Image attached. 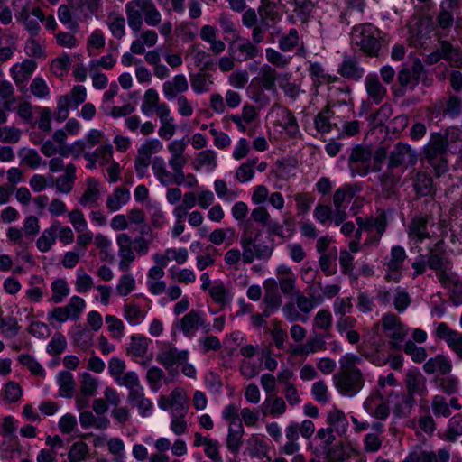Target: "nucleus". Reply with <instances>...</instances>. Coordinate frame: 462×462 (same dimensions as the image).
<instances>
[{"instance_id":"18","label":"nucleus","mask_w":462,"mask_h":462,"mask_svg":"<svg viewBox=\"0 0 462 462\" xmlns=\"http://www.w3.org/2000/svg\"><path fill=\"white\" fill-rule=\"evenodd\" d=\"M307 71L311 79L313 88L317 90L324 85H329L339 79L338 77L328 73L319 62H310Z\"/></svg>"},{"instance_id":"32","label":"nucleus","mask_w":462,"mask_h":462,"mask_svg":"<svg viewBox=\"0 0 462 462\" xmlns=\"http://www.w3.org/2000/svg\"><path fill=\"white\" fill-rule=\"evenodd\" d=\"M59 394L63 398H71L75 391V380L69 371H61L57 375Z\"/></svg>"},{"instance_id":"47","label":"nucleus","mask_w":462,"mask_h":462,"mask_svg":"<svg viewBox=\"0 0 462 462\" xmlns=\"http://www.w3.org/2000/svg\"><path fill=\"white\" fill-rule=\"evenodd\" d=\"M124 311L125 319L132 326H135L142 323L146 314L143 310H141V308L138 305L134 303L125 304L124 307Z\"/></svg>"},{"instance_id":"31","label":"nucleus","mask_w":462,"mask_h":462,"mask_svg":"<svg viewBox=\"0 0 462 462\" xmlns=\"http://www.w3.org/2000/svg\"><path fill=\"white\" fill-rule=\"evenodd\" d=\"M397 402L394 405L393 413L398 417H407L416 405L415 396L405 392L397 396Z\"/></svg>"},{"instance_id":"57","label":"nucleus","mask_w":462,"mask_h":462,"mask_svg":"<svg viewBox=\"0 0 462 462\" xmlns=\"http://www.w3.org/2000/svg\"><path fill=\"white\" fill-rule=\"evenodd\" d=\"M86 306L85 300L79 296L71 297L69 302L63 306L66 310L69 319L76 320L79 318L80 313Z\"/></svg>"},{"instance_id":"54","label":"nucleus","mask_w":462,"mask_h":462,"mask_svg":"<svg viewBox=\"0 0 462 462\" xmlns=\"http://www.w3.org/2000/svg\"><path fill=\"white\" fill-rule=\"evenodd\" d=\"M208 292L212 300L221 306H226L231 300L229 291L223 283L213 285Z\"/></svg>"},{"instance_id":"48","label":"nucleus","mask_w":462,"mask_h":462,"mask_svg":"<svg viewBox=\"0 0 462 462\" xmlns=\"http://www.w3.org/2000/svg\"><path fill=\"white\" fill-rule=\"evenodd\" d=\"M194 168L199 171L202 166H208L210 170L217 167L216 152L212 150H205L199 152L195 159Z\"/></svg>"},{"instance_id":"2","label":"nucleus","mask_w":462,"mask_h":462,"mask_svg":"<svg viewBox=\"0 0 462 462\" xmlns=\"http://www.w3.org/2000/svg\"><path fill=\"white\" fill-rule=\"evenodd\" d=\"M421 162L427 164L436 178L445 175L449 170L448 150L440 137V132H433L421 150Z\"/></svg>"},{"instance_id":"62","label":"nucleus","mask_w":462,"mask_h":462,"mask_svg":"<svg viewBox=\"0 0 462 462\" xmlns=\"http://www.w3.org/2000/svg\"><path fill=\"white\" fill-rule=\"evenodd\" d=\"M436 382L439 383L438 386L441 391L448 395L455 394L458 390L459 381L455 376L437 377Z\"/></svg>"},{"instance_id":"6","label":"nucleus","mask_w":462,"mask_h":462,"mask_svg":"<svg viewBox=\"0 0 462 462\" xmlns=\"http://www.w3.org/2000/svg\"><path fill=\"white\" fill-rule=\"evenodd\" d=\"M419 161V153L416 149L412 148L410 144L398 142L394 144L388 155V163L390 167H394L398 170H403V172L408 168H413Z\"/></svg>"},{"instance_id":"5","label":"nucleus","mask_w":462,"mask_h":462,"mask_svg":"<svg viewBox=\"0 0 462 462\" xmlns=\"http://www.w3.org/2000/svg\"><path fill=\"white\" fill-rule=\"evenodd\" d=\"M381 325L385 337L389 338V348L393 351H400L408 335L409 328L407 326L402 322L396 314L392 312L385 313L382 317Z\"/></svg>"},{"instance_id":"60","label":"nucleus","mask_w":462,"mask_h":462,"mask_svg":"<svg viewBox=\"0 0 462 462\" xmlns=\"http://www.w3.org/2000/svg\"><path fill=\"white\" fill-rule=\"evenodd\" d=\"M67 347L66 337L61 333H55L47 346V352L51 356L60 355Z\"/></svg>"},{"instance_id":"63","label":"nucleus","mask_w":462,"mask_h":462,"mask_svg":"<svg viewBox=\"0 0 462 462\" xmlns=\"http://www.w3.org/2000/svg\"><path fill=\"white\" fill-rule=\"evenodd\" d=\"M265 55L267 60L278 68H285L290 63L291 59V57H287L273 48H267L265 50Z\"/></svg>"},{"instance_id":"15","label":"nucleus","mask_w":462,"mask_h":462,"mask_svg":"<svg viewBox=\"0 0 462 462\" xmlns=\"http://www.w3.org/2000/svg\"><path fill=\"white\" fill-rule=\"evenodd\" d=\"M189 351L186 349L179 350L175 346H166L156 356V360L165 369L169 370L173 365H181L189 359Z\"/></svg>"},{"instance_id":"11","label":"nucleus","mask_w":462,"mask_h":462,"mask_svg":"<svg viewBox=\"0 0 462 462\" xmlns=\"http://www.w3.org/2000/svg\"><path fill=\"white\" fill-rule=\"evenodd\" d=\"M228 53L233 60L244 62L261 55L262 49L246 38L237 37L228 45Z\"/></svg>"},{"instance_id":"49","label":"nucleus","mask_w":462,"mask_h":462,"mask_svg":"<svg viewBox=\"0 0 462 462\" xmlns=\"http://www.w3.org/2000/svg\"><path fill=\"white\" fill-rule=\"evenodd\" d=\"M161 103H159V95L157 91L153 88H149L145 91L144 94V101L141 106V111L145 116H152L153 110L157 109L158 106Z\"/></svg>"},{"instance_id":"26","label":"nucleus","mask_w":462,"mask_h":462,"mask_svg":"<svg viewBox=\"0 0 462 462\" xmlns=\"http://www.w3.org/2000/svg\"><path fill=\"white\" fill-rule=\"evenodd\" d=\"M366 92L373 99V101L378 105L380 104L387 93V89L380 82L379 78L376 74H368L365 79Z\"/></svg>"},{"instance_id":"41","label":"nucleus","mask_w":462,"mask_h":462,"mask_svg":"<svg viewBox=\"0 0 462 462\" xmlns=\"http://www.w3.org/2000/svg\"><path fill=\"white\" fill-rule=\"evenodd\" d=\"M439 51L442 59L453 61L457 67L462 66V52L449 42L441 41Z\"/></svg>"},{"instance_id":"61","label":"nucleus","mask_w":462,"mask_h":462,"mask_svg":"<svg viewBox=\"0 0 462 462\" xmlns=\"http://www.w3.org/2000/svg\"><path fill=\"white\" fill-rule=\"evenodd\" d=\"M333 318L328 310H320L314 318V327L324 331H330L332 328Z\"/></svg>"},{"instance_id":"58","label":"nucleus","mask_w":462,"mask_h":462,"mask_svg":"<svg viewBox=\"0 0 462 462\" xmlns=\"http://www.w3.org/2000/svg\"><path fill=\"white\" fill-rule=\"evenodd\" d=\"M152 156L147 154L145 152H143L138 148L137 156L134 160V169L136 175L139 179H143L149 165L152 163L151 162Z\"/></svg>"},{"instance_id":"23","label":"nucleus","mask_w":462,"mask_h":462,"mask_svg":"<svg viewBox=\"0 0 462 462\" xmlns=\"http://www.w3.org/2000/svg\"><path fill=\"white\" fill-rule=\"evenodd\" d=\"M423 370L428 374L439 373L441 375H448L452 370V363L445 356L437 355L424 363Z\"/></svg>"},{"instance_id":"38","label":"nucleus","mask_w":462,"mask_h":462,"mask_svg":"<svg viewBox=\"0 0 462 462\" xmlns=\"http://www.w3.org/2000/svg\"><path fill=\"white\" fill-rule=\"evenodd\" d=\"M259 80L263 89L267 91H276L277 72L270 65L264 64L260 69Z\"/></svg>"},{"instance_id":"19","label":"nucleus","mask_w":462,"mask_h":462,"mask_svg":"<svg viewBox=\"0 0 462 462\" xmlns=\"http://www.w3.org/2000/svg\"><path fill=\"white\" fill-rule=\"evenodd\" d=\"M450 457L449 451L445 448L433 451H413L408 454L402 462H448Z\"/></svg>"},{"instance_id":"56","label":"nucleus","mask_w":462,"mask_h":462,"mask_svg":"<svg viewBox=\"0 0 462 462\" xmlns=\"http://www.w3.org/2000/svg\"><path fill=\"white\" fill-rule=\"evenodd\" d=\"M58 17L61 23H63L67 29L73 32H79V23L76 20L72 19V13L68 5H61L58 9Z\"/></svg>"},{"instance_id":"21","label":"nucleus","mask_w":462,"mask_h":462,"mask_svg":"<svg viewBox=\"0 0 462 462\" xmlns=\"http://www.w3.org/2000/svg\"><path fill=\"white\" fill-rule=\"evenodd\" d=\"M127 401L133 407L138 409L142 417H148L152 414L153 404L149 398L145 397L143 388H137L129 393Z\"/></svg>"},{"instance_id":"8","label":"nucleus","mask_w":462,"mask_h":462,"mask_svg":"<svg viewBox=\"0 0 462 462\" xmlns=\"http://www.w3.org/2000/svg\"><path fill=\"white\" fill-rule=\"evenodd\" d=\"M435 226V220L431 214L419 213L413 216L408 225V237L414 244H421L425 239L430 238V228Z\"/></svg>"},{"instance_id":"59","label":"nucleus","mask_w":462,"mask_h":462,"mask_svg":"<svg viewBox=\"0 0 462 462\" xmlns=\"http://www.w3.org/2000/svg\"><path fill=\"white\" fill-rule=\"evenodd\" d=\"M404 352L411 356L415 363H422L427 357L426 349L422 346H418L413 341L408 340L402 346Z\"/></svg>"},{"instance_id":"39","label":"nucleus","mask_w":462,"mask_h":462,"mask_svg":"<svg viewBox=\"0 0 462 462\" xmlns=\"http://www.w3.org/2000/svg\"><path fill=\"white\" fill-rule=\"evenodd\" d=\"M89 451L90 448L86 442L82 440L76 441L68 452V459L69 462L86 461L89 457Z\"/></svg>"},{"instance_id":"46","label":"nucleus","mask_w":462,"mask_h":462,"mask_svg":"<svg viewBox=\"0 0 462 462\" xmlns=\"http://www.w3.org/2000/svg\"><path fill=\"white\" fill-rule=\"evenodd\" d=\"M52 296L51 301L55 304L61 303L69 294V288L64 279H56L51 282Z\"/></svg>"},{"instance_id":"12","label":"nucleus","mask_w":462,"mask_h":462,"mask_svg":"<svg viewBox=\"0 0 462 462\" xmlns=\"http://www.w3.org/2000/svg\"><path fill=\"white\" fill-rule=\"evenodd\" d=\"M409 180L417 197L433 196L436 193L433 177L427 169H413L409 173Z\"/></svg>"},{"instance_id":"30","label":"nucleus","mask_w":462,"mask_h":462,"mask_svg":"<svg viewBox=\"0 0 462 462\" xmlns=\"http://www.w3.org/2000/svg\"><path fill=\"white\" fill-rule=\"evenodd\" d=\"M403 173V170L390 167V164L387 162L386 171L379 177L382 189L384 191H393L400 183Z\"/></svg>"},{"instance_id":"45","label":"nucleus","mask_w":462,"mask_h":462,"mask_svg":"<svg viewBox=\"0 0 462 462\" xmlns=\"http://www.w3.org/2000/svg\"><path fill=\"white\" fill-rule=\"evenodd\" d=\"M364 407L371 413L374 418L384 420L388 418L390 414V409L386 403L383 402H379V403H374V400H366L364 402Z\"/></svg>"},{"instance_id":"10","label":"nucleus","mask_w":462,"mask_h":462,"mask_svg":"<svg viewBox=\"0 0 462 462\" xmlns=\"http://www.w3.org/2000/svg\"><path fill=\"white\" fill-rule=\"evenodd\" d=\"M17 23L23 24L24 29L31 37H36L41 30L39 22L45 20V14L40 7H33L30 10L28 5L23 6L20 11L15 12Z\"/></svg>"},{"instance_id":"53","label":"nucleus","mask_w":462,"mask_h":462,"mask_svg":"<svg viewBox=\"0 0 462 462\" xmlns=\"http://www.w3.org/2000/svg\"><path fill=\"white\" fill-rule=\"evenodd\" d=\"M269 406V413L273 417H278L285 413L286 411V403L282 397L278 396H269L266 398L264 402L263 403V407Z\"/></svg>"},{"instance_id":"27","label":"nucleus","mask_w":462,"mask_h":462,"mask_svg":"<svg viewBox=\"0 0 462 462\" xmlns=\"http://www.w3.org/2000/svg\"><path fill=\"white\" fill-rule=\"evenodd\" d=\"M171 417L185 418L188 410V399L182 389L176 388L171 393Z\"/></svg>"},{"instance_id":"20","label":"nucleus","mask_w":462,"mask_h":462,"mask_svg":"<svg viewBox=\"0 0 462 462\" xmlns=\"http://www.w3.org/2000/svg\"><path fill=\"white\" fill-rule=\"evenodd\" d=\"M333 119H336L335 112L330 106L328 105L315 116V129L320 134H328L334 128L339 131L340 127L336 122L332 121Z\"/></svg>"},{"instance_id":"37","label":"nucleus","mask_w":462,"mask_h":462,"mask_svg":"<svg viewBox=\"0 0 462 462\" xmlns=\"http://www.w3.org/2000/svg\"><path fill=\"white\" fill-rule=\"evenodd\" d=\"M280 126H282L286 134L292 138L297 137L300 134L299 125L293 113L288 108H282L280 114Z\"/></svg>"},{"instance_id":"28","label":"nucleus","mask_w":462,"mask_h":462,"mask_svg":"<svg viewBox=\"0 0 462 462\" xmlns=\"http://www.w3.org/2000/svg\"><path fill=\"white\" fill-rule=\"evenodd\" d=\"M199 316H201V311L192 309L178 320L176 327L180 329L184 336L191 337L195 335V332L198 329Z\"/></svg>"},{"instance_id":"33","label":"nucleus","mask_w":462,"mask_h":462,"mask_svg":"<svg viewBox=\"0 0 462 462\" xmlns=\"http://www.w3.org/2000/svg\"><path fill=\"white\" fill-rule=\"evenodd\" d=\"M151 339L143 335L136 334L131 337V342L127 347V353L136 357H144L148 352Z\"/></svg>"},{"instance_id":"9","label":"nucleus","mask_w":462,"mask_h":462,"mask_svg":"<svg viewBox=\"0 0 462 462\" xmlns=\"http://www.w3.org/2000/svg\"><path fill=\"white\" fill-rule=\"evenodd\" d=\"M372 156L370 148L361 144L354 146L348 158V165L352 175H367L371 171Z\"/></svg>"},{"instance_id":"22","label":"nucleus","mask_w":462,"mask_h":462,"mask_svg":"<svg viewBox=\"0 0 462 462\" xmlns=\"http://www.w3.org/2000/svg\"><path fill=\"white\" fill-rule=\"evenodd\" d=\"M189 88L188 80L183 74H178L171 80L163 83L162 90L167 100H173L178 94L187 91Z\"/></svg>"},{"instance_id":"51","label":"nucleus","mask_w":462,"mask_h":462,"mask_svg":"<svg viewBox=\"0 0 462 462\" xmlns=\"http://www.w3.org/2000/svg\"><path fill=\"white\" fill-rule=\"evenodd\" d=\"M431 409L436 417L448 418L451 415L447 399L442 395L437 394L432 397Z\"/></svg>"},{"instance_id":"14","label":"nucleus","mask_w":462,"mask_h":462,"mask_svg":"<svg viewBox=\"0 0 462 462\" xmlns=\"http://www.w3.org/2000/svg\"><path fill=\"white\" fill-rule=\"evenodd\" d=\"M116 244L119 247L118 255L120 257L118 268L122 272H128L132 263L135 260V254L132 248L133 239L128 234L121 233L116 236Z\"/></svg>"},{"instance_id":"52","label":"nucleus","mask_w":462,"mask_h":462,"mask_svg":"<svg viewBox=\"0 0 462 462\" xmlns=\"http://www.w3.org/2000/svg\"><path fill=\"white\" fill-rule=\"evenodd\" d=\"M300 41L299 32L297 29H290L287 34L282 35L279 39V48L282 51H291L298 46Z\"/></svg>"},{"instance_id":"24","label":"nucleus","mask_w":462,"mask_h":462,"mask_svg":"<svg viewBox=\"0 0 462 462\" xmlns=\"http://www.w3.org/2000/svg\"><path fill=\"white\" fill-rule=\"evenodd\" d=\"M244 427L242 421L229 423L226 448L229 452L237 454L243 445Z\"/></svg>"},{"instance_id":"55","label":"nucleus","mask_w":462,"mask_h":462,"mask_svg":"<svg viewBox=\"0 0 462 462\" xmlns=\"http://www.w3.org/2000/svg\"><path fill=\"white\" fill-rule=\"evenodd\" d=\"M294 200L296 202L298 215H305L310 210L311 205L315 201V198L309 192L297 193L294 196Z\"/></svg>"},{"instance_id":"16","label":"nucleus","mask_w":462,"mask_h":462,"mask_svg":"<svg viewBox=\"0 0 462 462\" xmlns=\"http://www.w3.org/2000/svg\"><path fill=\"white\" fill-rule=\"evenodd\" d=\"M426 382V378L418 368L409 369L404 378L406 392L414 396L424 397L428 394Z\"/></svg>"},{"instance_id":"3","label":"nucleus","mask_w":462,"mask_h":462,"mask_svg":"<svg viewBox=\"0 0 462 462\" xmlns=\"http://www.w3.org/2000/svg\"><path fill=\"white\" fill-rule=\"evenodd\" d=\"M427 267L434 271L442 286H448V282L453 281L452 262L445 249L443 239H438L435 243L427 246Z\"/></svg>"},{"instance_id":"36","label":"nucleus","mask_w":462,"mask_h":462,"mask_svg":"<svg viewBox=\"0 0 462 462\" xmlns=\"http://www.w3.org/2000/svg\"><path fill=\"white\" fill-rule=\"evenodd\" d=\"M407 258L404 248L401 245H394L391 248L390 258L385 263L387 270L391 273H399Z\"/></svg>"},{"instance_id":"35","label":"nucleus","mask_w":462,"mask_h":462,"mask_svg":"<svg viewBox=\"0 0 462 462\" xmlns=\"http://www.w3.org/2000/svg\"><path fill=\"white\" fill-rule=\"evenodd\" d=\"M129 199V190L117 187L114 193L108 195L106 199V208L110 212H116L119 210L123 205H125Z\"/></svg>"},{"instance_id":"7","label":"nucleus","mask_w":462,"mask_h":462,"mask_svg":"<svg viewBox=\"0 0 462 462\" xmlns=\"http://www.w3.org/2000/svg\"><path fill=\"white\" fill-rule=\"evenodd\" d=\"M333 379L337 391L348 397L355 396L365 384L361 371H339Z\"/></svg>"},{"instance_id":"17","label":"nucleus","mask_w":462,"mask_h":462,"mask_svg":"<svg viewBox=\"0 0 462 462\" xmlns=\"http://www.w3.org/2000/svg\"><path fill=\"white\" fill-rule=\"evenodd\" d=\"M337 73L347 80L358 82L365 75V69L356 57L344 55L343 60L338 66Z\"/></svg>"},{"instance_id":"64","label":"nucleus","mask_w":462,"mask_h":462,"mask_svg":"<svg viewBox=\"0 0 462 462\" xmlns=\"http://www.w3.org/2000/svg\"><path fill=\"white\" fill-rule=\"evenodd\" d=\"M397 79L401 87L413 90L418 85L419 81L411 73L409 68H402L397 75Z\"/></svg>"},{"instance_id":"40","label":"nucleus","mask_w":462,"mask_h":462,"mask_svg":"<svg viewBox=\"0 0 462 462\" xmlns=\"http://www.w3.org/2000/svg\"><path fill=\"white\" fill-rule=\"evenodd\" d=\"M337 252L336 247L332 248L327 254L320 255L319 260V267L327 276L334 275L337 273Z\"/></svg>"},{"instance_id":"34","label":"nucleus","mask_w":462,"mask_h":462,"mask_svg":"<svg viewBox=\"0 0 462 462\" xmlns=\"http://www.w3.org/2000/svg\"><path fill=\"white\" fill-rule=\"evenodd\" d=\"M461 107L462 102L460 97L456 95H450L445 104L440 102L439 113H441L443 116L454 119L461 114Z\"/></svg>"},{"instance_id":"13","label":"nucleus","mask_w":462,"mask_h":462,"mask_svg":"<svg viewBox=\"0 0 462 462\" xmlns=\"http://www.w3.org/2000/svg\"><path fill=\"white\" fill-rule=\"evenodd\" d=\"M434 336L446 342L448 348L455 353L459 360H462V333L452 329L447 323H438Z\"/></svg>"},{"instance_id":"1","label":"nucleus","mask_w":462,"mask_h":462,"mask_svg":"<svg viewBox=\"0 0 462 462\" xmlns=\"http://www.w3.org/2000/svg\"><path fill=\"white\" fill-rule=\"evenodd\" d=\"M351 45L366 57H378L383 44V32L371 23L356 24L351 30Z\"/></svg>"},{"instance_id":"25","label":"nucleus","mask_w":462,"mask_h":462,"mask_svg":"<svg viewBox=\"0 0 462 462\" xmlns=\"http://www.w3.org/2000/svg\"><path fill=\"white\" fill-rule=\"evenodd\" d=\"M142 0H133L126 5V15L129 27L138 32L143 25L144 11Z\"/></svg>"},{"instance_id":"29","label":"nucleus","mask_w":462,"mask_h":462,"mask_svg":"<svg viewBox=\"0 0 462 462\" xmlns=\"http://www.w3.org/2000/svg\"><path fill=\"white\" fill-rule=\"evenodd\" d=\"M60 227V222L55 220L49 228L43 230L41 236L36 241V246L40 252L46 253L51 248L56 242Z\"/></svg>"},{"instance_id":"43","label":"nucleus","mask_w":462,"mask_h":462,"mask_svg":"<svg viewBox=\"0 0 462 462\" xmlns=\"http://www.w3.org/2000/svg\"><path fill=\"white\" fill-rule=\"evenodd\" d=\"M169 276L172 281L179 283L189 284L196 281V274L193 270L171 266L168 270Z\"/></svg>"},{"instance_id":"50","label":"nucleus","mask_w":462,"mask_h":462,"mask_svg":"<svg viewBox=\"0 0 462 462\" xmlns=\"http://www.w3.org/2000/svg\"><path fill=\"white\" fill-rule=\"evenodd\" d=\"M143 8L144 11V21L150 26H156L161 22L160 12L156 9L152 0H142Z\"/></svg>"},{"instance_id":"44","label":"nucleus","mask_w":462,"mask_h":462,"mask_svg":"<svg viewBox=\"0 0 462 462\" xmlns=\"http://www.w3.org/2000/svg\"><path fill=\"white\" fill-rule=\"evenodd\" d=\"M446 439L455 442L459 436H462V414H455L449 419L445 432Z\"/></svg>"},{"instance_id":"4","label":"nucleus","mask_w":462,"mask_h":462,"mask_svg":"<svg viewBox=\"0 0 462 462\" xmlns=\"http://www.w3.org/2000/svg\"><path fill=\"white\" fill-rule=\"evenodd\" d=\"M240 244L243 249V262L247 264L252 263L255 258L267 260L273 252V247L262 239L260 232H257L254 236L246 233L243 234Z\"/></svg>"},{"instance_id":"42","label":"nucleus","mask_w":462,"mask_h":462,"mask_svg":"<svg viewBox=\"0 0 462 462\" xmlns=\"http://www.w3.org/2000/svg\"><path fill=\"white\" fill-rule=\"evenodd\" d=\"M87 184L88 187L85 189L81 198L79 199V203L83 207H87L90 203L95 204L99 199L97 180L95 178H88L87 180Z\"/></svg>"}]
</instances>
